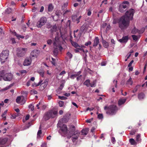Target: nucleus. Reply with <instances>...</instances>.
Segmentation results:
<instances>
[{"instance_id":"41","label":"nucleus","mask_w":147,"mask_h":147,"mask_svg":"<svg viewBox=\"0 0 147 147\" xmlns=\"http://www.w3.org/2000/svg\"><path fill=\"white\" fill-rule=\"evenodd\" d=\"M67 55L69 59H71L72 57V54L69 52H67Z\"/></svg>"},{"instance_id":"49","label":"nucleus","mask_w":147,"mask_h":147,"mask_svg":"<svg viewBox=\"0 0 147 147\" xmlns=\"http://www.w3.org/2000/svg\"><path fill=\"white\" fill-rule=\"evenodd\" d=\"M91 44V42L90 41H89L86 42L85 44V45L86 46H88V45H90Z\"/></svg>"},{"instance_id":"54","label":"nucleus","mask_w":147,"mask_h":147,"mask_svg":"<svg viewBox=\"0 0 147 147\" xmlns=\"http://www.w3.org/2000/svg\"><path fill=\"white\" fill-rule=\"evenodd\" d=\"M30 115L29 114L27 115L25 117V119L26 120H28L29 118Z\"/></svg>"},{"instance_id":"32","label":"nucleus","mask_w":147,"mask_h":147,"mask_svg":"<svg viewBox=\"0 0 147 147\" xmlns=\"http://www.w3.org/2000/svg\"><path fill=\"white\" fill-rule=\"evenodd\" d=\"M138 131L137 129H132L131 131L130 132L129 134L131 135H134Z\"/></svg>"},{"instance_id":"1","label":"nucleus","mask_w":147,"mask_h":147,"mask_svg":"<svg viewBox=\"0 0 147 147\" xmlns=\"http://www.w3.org/2000/svg\"><path fill=\"white\" fill-rule=\"evenodd\" d=\"M134 12L133 9H130L126 12L125 15L118 19L117 23L121 30L125 29L129 26L130 20H132Z\"/></svg>"},{"instance_id":"31","label":"nucleus","mask_w":147,"mask_h":147,"mask_svg":"<svg viewBox=\"0 0 147 147\" xmlns=\"http://www.w3.org/2000/svg\"><path fill=\"white\" fill-rule=\"evenodd\" d=\"M53 9V7L52 4H50L48 7V11H51Z\"/></svg>"},{"instance_id":"44","label":"nucleus","mask_w":147,"mask_h":147,"mask_svg":"<svg viewBox=\"0 0 147 147\" xmlns=\"http://www.w3.org/2000/svg\"><path fill=\"white\" fill-rule=\"evenodd\" d=\"M59 98L62 100H65L67 99L66 97L64 96H59Z\"/></svg>"},{"instance_id":"17","label":"nucleus","mask_w":147,"mask_h":147,"mask_svg":"<svg viewBox=\"0 0 147 147\" xmlns=\"http://www.w3.org/2000/svg\"><path fill=\"white\" fill-rule=\"evenodd\" d=\"M99 43V40L98 38V37H95L94 40V43L93 46L96 47L98 44Z\"/></svg>"},{"instance_id":"5","label":"nucleus","mask_w":147,"mask_h":147,"mask_svg":"<svg viewBox=\"0 0 147 147\" xmlns=\"http://www.w3.org/2000/svg\"><path fill=\"white\" fill-rule=\"evenodd\" d=\"M58 40V39L56 37L55 39V41L53 43L54 49L53 50V52L54 55L55 56H56L57 55L58 53V49L57 48H62L61 46L58 45L57 42V40Z\"/></svg>"},{"instance_id":"19","label":"nucleus","mask_w":147,"mask_h":147,"mask_svg":"<svg viewBox=\"0 0 147 147\" xmlns=\"http://www.w3.org/2000/svg\"><path fill=\"white\" fill-rule=\"evenodd\" d=\"M126 100L125 98H120L118 101V104L119 106H120L124 104Z\"/></svg>"},{"instance_id":"35","label":"nucleus","mask_w":147,"mask_h":147,"mask_svg":"<svg viewBox=\"0 0 147 147\" xmlns=\"http://www.w3.org/2000/svg\"><path fill=\"white\" fill-rule=\"evenodd\" d=\"M96 80H94L92 83H90V86L92 87H95L96 86Z\"/></svg>"},{"instance_id":"7","label":"nucleus","mask_w":147,"mask_h":147,"mask_svg":"<svg viewBox=\"0 0 147 147\" xmlns=\"http://www.w3.org/2000/svg\"><path fill=\"white\" fill-rule=\"evenodd\" d=\"M57 114V111L55 110H51L47 113V120L50 118H54Z\"/></svg>"},{"instance_id":"14","label":"nucleus","mask_w":147,"mask_h":147,"mask_svg":"<svg viewBox=\"0 0 147 147\" xmlns=\"http://www.w3.org/2000/svg\"><path fill=\"white\" fill-rule=\"evenodd\" d=\"M40 53L39 50L35 49L33 50L31 53V56L32 57H37Z\"/></svg>"},{"instance_id":"13","label":"nucleus","mask_w":147,"mask_h":147,"mask_svg":"<svg viewBox=\"0 0 147 147\" xmlns=\"http://www.w3.org/2000/svg\"><path fill=\"white\" fill-rule=\"evenodd\" d=\"M138 98L139 100H142L145 98V94L143 92H140L138 95Z\"/></svg>"},{"instance_id":"46","label":"nucleus","mask_w":147,"mask_h":147,"mask_svg":"<svg viewBox=\"0 0 147 147\" xmlns=\"http://www.w3.org/2000/svg\"><path fill=\"white\" fill-rule=\"evenodd\" d=\"M56 59H55L52 58V61L51 62L54 65H55Z\"/></svg>"},{"instance_id":"51","label":"nucleus","mask_w":147,"mask_h":147,"mask_svg":"<svg viewBox=\"0 0 147 147\" xmlns=\"http://www.w3.org/2000/svg\"><path fill=\"white\" fill-rule=\"evenodd\" d=\"M134 61L133 60H131L130 62L129 63V64L128 65V67H130L131 66V65L132 64V63L134 62Z\"/></svg>"},{"instance_id":"8","label":"nucleus","mask_w":147,"mask_h":147,"mask_svg":"<svg viewBox=\"0 0 147 147\" xmlns=\"http://www.w3.org/2000/svg\"><path fill=\"white\" fill-rule=\"evenodd\" d=\"M4 74L3 78L4 81H10L12 80L13 75L11 73H6L4 71Z\"/></svg>"},{"instance_id":"58","label":"nucleus","mask_w":147,"mask_h":147,"mask_svg":"<svg viewBox=\"0 0 147 147\" xmlns=\"http://www.w3.org/2000/svg\"><path fill=\"white\" fill-rule=\"evenodd\" d=\"M129 4V2L128 1H124L122 3V4H124V5H126V4L128 5Z\"/></svg>"},{"instance_id":"60","label":"nucleus","mask_w":147,"mask_h":147,"mask_svg":"<svg viewBox=\"0 0 147 147\" xmlns=\"http://www.w3.org/2000/svg\"><path fill=\"white\" fill-rule=\"evenodd\" d=\"M22 29L23 30L25 31V30H26V25H23L22 27Z\"/></svg>"},{"instance_id":"23","label":"nucleus","mask_w":147,"mask_h":147,"mask_svg":"<svg viewBox=\"0 0 147 147\" xmlns=\"http://www.w3.org/2000/svg\"><path fill=\"white\" fill-rule=\"evenodd\" d=\"M70 41L72 46L75 47V48H77V47H80V46L78 45V44L76 42L73 41L71 40H70Z\"/></svg>"},{"instance_id":"21","label":"nucleus","mask_w":147,"mask_h":147,"mask_svg":"<svg viewBox=\"0 0 147 147\" xmlns=\"http://www.w3.org/2000/svg\"><path fill=\"white\" fill-rule=\"evenodd\" d=\"M42 80L40 81L36 85V86H37L40 85V86L41 87V88L42 89H44L46 87V86H45V85L44 86H43V83H42Z\"/></svg>"},{"instance_id":"10","label":"nucleus","mask_w":147,"mask_h":147,"mask_svg":"<svg viewBox=\"0 0 147 147\" xmlns=\"http://www.w3.org/2000/svg\"><path fill=\"white\" fill-rule=\"evenodd\" d=\"M127 7L126 5L121 4L119 5V11L120 12L123 13Z\"/></svg>"},{"instance_id":"64","label":"nucleus","mask_w":147,"mask_h":147,"mask_svg":"<svg viewBox=\"0 0 147 147\" xmlns=\"http://www.w3.org/2000/svg\"><path fill=\"white\" fill-rule=\"evenodd\" d=\"M41 147H46V144L44 143L41 146Z\"/></svg>"},{"instance_id":"62","label":"nucleus","mask_w":147,"mask_h":147,"mask_svg":"<svg viewBox=\"0 0 147 147\" xmlns=\"http://www.w3.org/2000/svg\"><path fill=\"white\" fill-rule=\"evenodd\" d=\"M72 103L74 106L76 107L77 108H78V106L77 105L76 103L74 102H72Z\"/></svg>"},{"instance_id":"50","label":"nucleus","mask_w":147,"mask_h":147,"mask_svg":"<svg viewBox=\"0 0 147 147\" xmlns=\"http://www.w3.org/2000/svg\"><path fill=\"white\" fill-rule=\"evenodd\" d=\"M81 16H80L78 18H77L76 19V21H77V24L78 23L80 22V20L81 19Z\"/></svg>"},{"instance_id":"45","label":"nucleus","mask_w":147,"mask_h":147,"mask_svg":"<svg viewBox=\"0 0 147 147\" xmlns=\"http://www.w3.org/2000/svg\"><path fill=\"white\" fill-rule=\"evenodd\" d=\"M98 118L99 119H101L103 118V115L102 114H99L98 115Z\"/></svg>"},{"instance_id":"39","label":"nucleus","mask_w":147,"mask_h":147,"mask_svg":"<svg viewBox=\"0 0 147 147\" xmlns=\"http://www.w3.org/2000/svg\"><path fill=\"white\" fill-rule=\"evenodd\" d=\"M132 37L133 39L135 41H136L138 39V37L137 36L134 35H132Z\"/></svg>"},{"instance_id":"26","label":"nucleus","mask_w":147,"mask_h":147,"mask_svg":"<svg viewBox=\"0 0 147 147\" xmlns=\"http://www.w3.org/2000/svg\"><path fill=\"white\" fill-rule=\"evenodd\" d=\"M90 80L89 79L86 80L83 83L84 85H86L88 87L90 86Z\"/></svg>"},{"instance_id":"48","label":"nucleus","mask_w":147,"mask_h":147,"mask_svg":"<svg viewBox=\"0 0 147 147\" xmlns=\"http://www.w3.org/2000/svg\"><path fill=\"white\" fill-rule=\"evenodd\" d=\"M17 114H15L12 115H11V118L12 119H15L16 117L18 116Z\"/></svg>"},{"instance_id":"38","label":"nucleus","mask_w":147,"mask_h":147,"mask_svg":"<svg viewBox=\"0 0 147 147\" xmlns=\"http://www.w3.org/2000/svg\"><path fill=\"white\" fill-rule=\"evenodd\" d=\"M11 11V8H8L5 10V12L9 14L10 13Z\"/></svg>"},{"instance_id":"22","label":"nucleus","mask_w":147,"mask_h":147,"mask_svg":"<svg viewBox=\"0 0 147 147\" xmlns=\"http://www.w3.org/2000/svg\"><path fill=\"white\" fill-rule=\"evenodd\" d=\"M129 141L131 145H136L137 144V142L133 138L130 139Z\"/></svg>"},{"instance_id":"61","label":"nucleus","mask_w":147,"mask_h":147,"mask_svg":"<svg viewBox=\"0 0 147 147\" xmlns=\"http://www.w3.org/2000/svg\"><path fill=\"white\" fill-rule=\"evenodd\" d=\"M52 41L51 40H48L47 41V43L48 44L50 45L52 43Z\"/></svg>"},{"instance_id":"25","label":"nucleus","mask_w":147,"mask_h":147,"mask_svg":"<svg viewBox=\"0 0 147 147\" xmlns=\"http://www.w3.org/2000/svg\"><path fill=\"white\" fill-rule=\"evenodd\" d=\"M140 134H138L136 136V140L137 142L138 143H140L141 141V139L140 138Z\"/></svg>"},{"instance_id":"18","label":"nucleus","mask_w":147,"mask_h":147,"mask_svg":"<svg viewBox=\"0 0 147 147\" xmlns=\"http://www.w3.org/2000/svg\"><path fill=\"white\" fill-rule=\"evenodd\" d=\"M88 28L86 25H83L80 28V30L81 32H86L88 30Z\"/></svg>"},{"instance_id":"36","label":"nucleus","mask_w":147,"mask_h":147,"mask_svg":"<svg viewBox=\"0 0 147 147\" xmlns=\"http://www.w3.org/2000/svg\"><path fill=\"white\" fill-rule=\"evenodd\" d=\"M138 29H136L135 27H134V28L131 31V33L132 34H136L137 32H138Z\"/></svg>"},{"instance_id":"20","label":"nucleus","mask_w":147,"mask_h":147,"mask_svg":"<svg viewBox=\"0 0 147 147\" xmlns=\"http://www.w3.org/2000/svg\"><path fill=\"white\" fill-rule=\"evenodd\" d=\"M88 131L89 129L88 128L83 129L81 132L82 135H86L88 134Z\"/></svg>"},{"instance_id":"28","label":"nucleus","mask_w":147,"mask_h":147,"mask_svg":"<svg viewBox=\"0 0 147 147\" xmlns=\"http://www.w3.org/2000/svg\"><path fill=\"white\" fill-rule=\"evenodd\" d=\"M4 75V70H2L0 71V81L2 79H3Z\"/></svg>"},{"instance_id":"3","label":"nucleus","mask_w":147,"mask_h":147,"mask_svg":"<svg viewBox=\"0 0 147 147\" xmlns=\"http://www.w3.org/2000/svg\"><path fill=\"white\" fill-rule=\"evenodd\" d=\"M75 127L74 126L72 125L71 126L70 128V134L71 136L70 138L72 137V142H74L78 138L80 133L78 130L75 131Z\"/></svg>"},{"instance_id":"16","label":"nucleus","mask_w":147,"mask_h":147,"mask_svg":"<svg viewBox=\"0 0 147 147\" xmlns=\"http://www.w3.org/2000/svg\"><path fill=\"white\" fill-rule=\"evenodd\" d=\"M8 138H0V145H3L5 144L8 140Z\"/></svg>"},{"instance_id":"40","label":"nucleus","mask_w":147,"mask_h":147,"mask_svg":"<svg viewBox=\"0 0 147 147\" xmlns=\"http://www.w3.org/2000/svg\"><path fill=\"white\" fill-rule=\"evenodd\" d=\"M21 97H22V99L21 100V102H23V104H24L25 103V102L26 100V98H25L23 96H22Z\"/></svg>"},{"instance_id":"59","label":"nucleus","mask_w":147,"mask_h":147,"mask_svg":"<svg viewBox=\"0 0 147 147\" xmlns=\"http://www.w3.org/2000/svg\"><path fill=\"white\" fill-rule=\"evenodd\" d=\"M107 25V24L106 23H103L101 26V27L102 28H104Z\"/></svg>"},{"instance_id":"53","label":"nucleus","mask_w":147,"mask_h":147,"mask_svg":"<svg viewBox=\"0 0 147 147\" xmlns=\"http://www.w3.org/2000/svg\"><path fill=\"white\" fill-rule=\"evenodd\" d=\"M7 110H5L4 113H3L2 115H1V116L2 117H3L5 115L7 114Z\"/></svg>"},{"instance_id":"2","label":"nucleus","mask_w":147,"mask_h":147,"mask_svg":"<svg viewBox=\"0 0 147 147\" xmlns=\"http://www.w3.org/2000/svg\"><path fill=\"white\" fill-rule=\"evenodd\" d=\"M104 109L106 113L110 115H115L118 110L117 107L115 105H112L109 106H105L104 107Z\"/></svg>"},{"instance_id":"43","label":"nucleus","mask_w":147,"mask_h":147,"mask_svg":"<svg viewBox=\"0 0 147 147\" xmlns=\"http://www.w3.org/2000/svg\"><path fill=\"white\" fill-rule=\"evenodd\" d=\"M59 106L61 107H62L63 106L64 102L63 101H60L59 102Z\"/></svg>"},{"instance_id":"37","label":"nucleus","mask_w":147,"mask_h":147,"mask_svg":"<svg viewBox=\"0 0 147 147\" xmlns=\"http://www.w3.org/2000/svg\"><path fill=\"white\" fill-rule=\"evenodd\" d=\"M38 73L42 77H43L44 72L43 70L39 71H38Z\"/></svg>"},{"instance_id":"30","label":"nucleus","mask_w":147,"mask_h":147,"mask_svg":"<svg viewBox=\"0 0 147 147\" xmlns=\"http://www.w3.org/2000/svg\"><path fill=\"white\" fill-rule=\"evenodd\" d=\"M102 44L103 46L105 48H107L109 46L108 43L105 40L102 41Z\"/></svg>"},{"instance_id":"42","label":"nucleus","mask_w":147,"mask_h":147,"mask_svg":"<svg viewBox=\"0 0 147 147\" xmlns=\"http://www.w3.org/2000/svg\"><path fill=\"white\" fill-rule=\"evenodd\" d=\"M21 100V97L20 96H18L16 99V102L18 103H20V101Z\"/></svg>"},{"instance_id":"15","label":"nucleus","mask_w":147,"mask_h":147,"mask_svg":"<svg viewBox=\"0 0 147 147\" xmlns=\"http://www.w3.org/2000/svg\"><path fill=\"white\" fill-rule=\"evenodd\" d=\"M31 62V58H27L24 61L23 65L24 66L29 65L30 64Z\"/></svg>"},{"instance_id":"29","label":"nucleus","mask_w":147,"mask_h":147,"mask_svg":"<svg viewBox=\"0 0 147 147\" xmlns=\"http://www.w3.org/2000/svg\"><path fill=\"white\" fill-rule=\"evenodd\" d=\"M41 127V125H40V126L39 127V129L40 130H39L37 134V138H39L40 137V135L42 134V131L41 129H40Z\"/></svg>"},{"instance_id":"57","label":"nucleus","mask_w":147,"mask_h":147,"mask_svg":"<svg viewBox=\"0 0 147 147\" xmlns=\"http://www.w3.org/2000/svg\"><path fill=\"white\" fill-rule=\"evenodd\" d=\"M44 9V7L43 6H42L41 7L40 10L39 12H42Z\"/></svg>"},{"instance_id":"4","label":"nucleus","mask_w":147,"mask_h":147,"mask_svg":"<svg viewBox=\"0 0 147 147\" xmlns=\"http://www.w3.org/2000/svg\"><path fill=\"white\" fill-rule=\"evenodd\" d=\"M9 51L8 50H5L3 51L1 54L0 58L2 63L5 62L9 56Z\"/></svg>"},{"instance_id":"9","label":"nucleus","mask_w":147,"mask_h":147,"mask_svg":"<svg viewBox=\"0 0 147 147\" xmlns=\"http://www.w3.org/2000/svg\"><path fill=\"white\" fill-rule=\"evenodd\" d=\"M46 18L45 17H42L41 18L40 21L37 23V25L38 27L40 28L42 26L44 25L46 22Z\"/></svg>"},{"instance_id":"24","label":"nucleus","mask_w":147,"mask_h":147,"mask_svg":"<svg viewBox=\"0 0 147 147\" xmlns=\"http://www.w3.org/2000/svg\"><path fill=\"white\" fill-rule=\"evenodd\" d=\"M81 73L80 71H79L78 72L77 74H72L70 76V78L72 79H74L75 77H76L77 76H78Z\"/></svg>"},{"instance_id":"6","label":"nucleus","mask_w":147,"mask_h":147,"mask_svg":"<svg viewBox=\"0 0 147 147\" xmlns=\"http://www.w3.org/2000/svg\"><path fill=\"white\" fill-rule=\"evenodd\" d=\"M27 51V48H18L16 50L17 55L19 57H22L24 56Z\"/></svg>"},{"instance_id":"52","label":"nucleus","mask_w":147,"mask_h":147,"mask_svg":"<svg viewBox=\"0 0 147 147\" xmlns=\"http://www.w3.org/2000/svg\"><path fill=\"white\" fill-rule=\"evenodd\" d=\"M116 142L114 137H112L111 138V142L113 144H114Z\"/></svg>"},{"instance_id":"33","label":"nucleus","mask_w":147,"mask_h":147,"mask_svg":"<svg viewBox=\"0 0 147 147\" xmlns=\"http://www.w3.org/2000/svg\"><path fill=\"white\" fill-rule=\"evenodd\" d=\"M57 27L56 25H54L53 26L52 28L51 29V31L53 32H55L57 30Z\"/></svg>"},{"instance_id":"12","label":"nucleus","mask_w":147,"mask_h":147,"mask_svg":"<svg viewBox=\"0 0 147 147\" xmlns=\"http://www.w3.org/2000/svg\"><path fill=\"white\" fill-rule=\"evenodd\" d=\"M129 39L128 36H123L121 39H119L118 41L121 43H125L127 42Z\"/></svg>"},{"instance_id":"55","label":"nucleus","mask_w":147,"mask_h":147,"mask_svg":"<svg viewBox=\"0 0 147 147\" xmlns=\"http://www.w3.org/2000/svg\"><path fill=\"white\" fill-rule=\"evenodd\" d=\"M12 33L13 35L18 37V36L19 34H18L16 32L14 31L12 32Z\"/></svg>"},{"instance_id":"34","label":"nucleus","mask_w":147,"mask_h":147,"mask_svg":"<svg viewBox=\"0 0 147 147\" xmlns=\"http://www.w3.org/2000/svg\"><path fill=\"white\" fill-rule=\"evenodd\" d=\"M133 84V81L132 80L131 78L130 77L127 81L126 84H130L131 85H132Z\"/></svg>"},{"instance_id":"11","label":"nucleus","mask_w":147,"mask_h":147,"mask_svg":"<svg viewBox=\"0 0 147 147\" xmlns=\"http://www.w3.org/2000/svg\"><path fill=\"white\" fill-rule=\"evenodd\" d=\"M60 130L64 134H65L67 133L68 130L67 127L66 125L63 124L60 127Z\"/></svg>"},{"instance_id":"47","label":"nucleus","mask_w":147,"mask_h":147,"mask_svg":"<svg viewBox=\"0 0 147 147\" xmlns=\"http://www.w3.org/2000/svg\"><path fill=\"white\" fill-rule=\"evenodd\" d=\"M69 117H64L63 118V120L65 122H66L68 121L69 120Z\"/></svg>"},{"instance_id":"56","label":"nucleus","mask_w":147,"mask_h":147,"mask_svg":"<svg viewBox=\"0 0 147 147\" xmlns=\"http://www.w3.org/2000/svg\"><path fill=\"white\" fill-rule=\"evenodd\" d=\"M66 73V72L65 71H62L60 74V75H62L63 74H64Z\"/></svg>"},{"instance_id":"27","label":"nucleus","mask_w":147,"mask_h":147,"mask_svg":"<svg viewBox=\"0 0 147 147\" xmlns=\"http://www.w3.org/2000/svg\"><path fill=\"white\" fill-rule=\"evenodd\" d=\"M141 86L140 85H138L136 86L134 90H133L132 92L134 93L136 92L137 91L138 89L140 88Z\"/></svg>"},{"instance_id":"63","label":"nucleus","mask_w":147,"mask_h":147,"mask_svg":"<svg viewBox=\"0 0 147 147\" xmlns=\"http://www.w3.org/2000/svg\"><path fill=\"white\" fill-rule=\"evenodd\" d=\"M129 67V71L130 72L131 71H132L133 70V67Z\"/></svg>"}]
</instances>
